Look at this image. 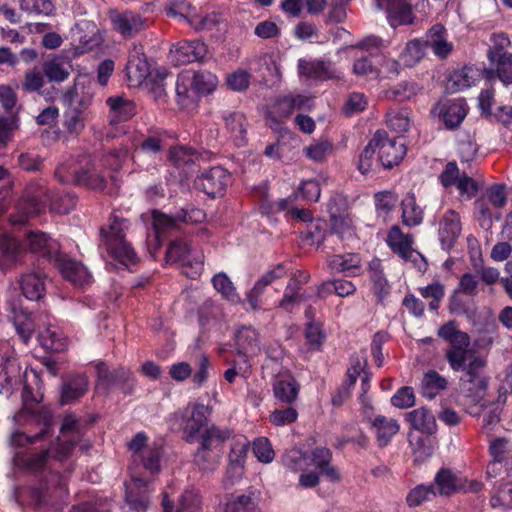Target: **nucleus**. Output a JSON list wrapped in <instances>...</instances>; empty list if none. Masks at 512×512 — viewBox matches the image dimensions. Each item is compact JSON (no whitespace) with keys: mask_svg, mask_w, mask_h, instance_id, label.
<instances>
[{"mask_svg":"<svg viewBox=\"0 0 512 512\" xmlns=\"http://www.w3.org/2000/svg\"><path fill=\"white\" fill-rule=\"evenodd\" d=\"M387 20L392 27L413 22L411 6L405 0H386Z\"/></svg>","mask_w":512,"mask_h":512,"instance_id":"obj_34","label":"nucleus"},{"mask_svg":"<svg viewBox=\"0 0 512 512\" xmlns=\"http://www.w3.org/2000/svg\"><path fill=\"white\" fill-rule=\"evenodd\" d=\"M402 220L407 226H417L423 221V210L416 203L414 194H408L402 200Z\"/></svg>","mask_w":512,"mask_h":512,"instance_id":"obj_49","label":"nucleus"},{"mask_svg":"<svg viewBox=\"0 0 512 512\" xmlns=\"http://www.w3.org/2000/svg\"><path fill=\"white\" fill-rule=\"evenodd\" d=\"M299 390V383L289 374L279 375L273 384L275 398L285 404H292L297 399Z\"/></svg>","mask_w":512,"mask_h":512,"instance_id":"obj_33","label":"nucleus"},{"mask_svg":"<svg viewBox=\"0 0 512 512\" xmlns=\"http://www.w3.org/2000/svg\"><path fill=\"white\" fill-rule=\"evenodd\" d=\"M43 74L49 82H63L70 76L71 64L64 58L56 57L43 64Z\"/></svg>","mask_w":512,"mask_h":512,"instance_id":"obj_42","label":"nucleus"},{"mask_svg":"<svg viewBox=\"0 0 512 512\" xmlns=\"http://www.w3.org/2000/svg\"><path fill=\"white\" fill-rule=\"evenodd\" d=\"M380 134H374L372 140L366 145L359 157L358 168L362 174H366L371 170L374 154L377 150V142H379Z\"/></svg>","mask_w":512,"mask_h":512,"instance_id":"obj_62","label":"nucleus"},{"mask_svg":"<svg viewBox=\"0 0 512 512\" xmlns=\"http://www.w3.org/2000/svg\"><path fill=\"white\" fill-rule=\"evenodd\" d=\"M64 126L71 134H80L85 127L83 112L77 108H70L64 114Z\"/></svg>","mask_w":512,"mask_h":512,"instance_id":"obj_60","label":"nucleus"},{"mask_svg":"<svg viewBox=\"0 0 512 512\" xmlns=\"http://www.w3.org/2000/svg\"><path fill=\"white\" fill-rule=\"evenodd\" d=\"M448 381L435 370L427 371L421 381L420 390L423 397L435 398L440 392L447 388Z\"/></svg>","mask_w":512,"mask_h":512,"instance_id":"obj_44","label":"nucleus"},{"mask_svg":"<svg viewBox=\"0 0 512 512\" xmlns=\"http://www.w3.org/2000/svg\"><path fill=\"white\" fill-rule=\"evenodd\" d=\"M212 412L211 407L202 403L188 404L183 410H178L172 414L171 420L178 423L182 432L183 439L189 443H194L208 426L209 416Z\"/></svg>","mask_w":512,"mask_h":512,"instance_id":"obj_8","label":"nucleus"},{"mask_svg":"<svg viewBox=\"0 0 512 512\" xmlns=\"http://www.w3.org/2000/svg\"><path fill=\"white\" fill-rule=\"evenodd\" d=\"M331 458L330 450L320 447L313 450L311 462L322 475H325L330 481L336 482L340 480V474L335 467L330 465Z\"/></svg>","mask_w":512,"mask_h":512,"instance_id":"obj_43","label":"nucleus"},{"mask_svg":"<svg viewBox=\"0 0 512 512\" xmlns=\"http://www.w3.org/2000/svg\"><path fill=\"white\" fill-rule=\"evenodd\" d=\"M212 285L214 289L228 302L239 304L241 297L236 290L231 279L224 272H219L212 277Z\"/></svg>","mask_w":512,"mask_h":512,"instance_id":"obj_48","label":"nucleus"},{"mask_svg":"<svg viewBox=\"0 0 512 512\" xmlns=\"http://www.w3.org/2000/svg\"><path fill=\"white\" fill-rule=\"evenodd\" d=\"M309 278V273L305 271H297L294 273L286 286L282 299L279 301V307L286 311H290L295 304L300 303L303 296L299 291L302 285L308 282Z\"/></svg>","mask_w":512,"mask_h":512,"instance_id":"obj_29","label":"nucleus"},{"mask_svg":"<svg viewBox=\"0 0 512 512\" xmlns=\"http://www.w3.org/2000/svg\"><path fill=\"white\" fill-rule=\"evenodd\" d=\"M55 177L62 184H75L94 190H103L106 187V178L98 173L89 156H81L58 166Z\"/></svg>","mask_w":512,"mask_h":512,"instance_id":"obj_5","label":"nucleus"},{"mask_svg":"<svg viewBox=\"0 0 512 512\" xmlns=\"http://www.w3.org/2000/svg\"><path fill=\"white\" fill-rule=\"evenodd\" d=\"M150 69L146 59L128 60L126 73L131 82L141 84L149 75Z\"/></svg>","mask_w":512,"mask_h":512,"instance_id":"obj_52","label":"nucleus"},{"mask_svg":"<svg viewBox=\"0 0 512 512\" xmlns=\"http://www.w3.org/2000/svg\"><path fill=\"white\" fill-rule=\"evenodd\" d=\"M327 265L334 273H344L346 276H356L361 270V260L358 254H336L328 257Z\"/></svg>","mask_w":512,"mask_h":512,"instance_id":"obj_32","label":"nucleus"},{"mask_svg":"<svg viewBox=\"0 0 512 512\" xmlns=\"http://www.w3.org/2000/svg\"><path fill=\"white\" fill-rule=\"evenodd\" d=\"M251 69L259 74L261 81L268 86H274L281 82L282 73L279 64L268 53L257 56L251 62Z\"/></svg>","mask_w":512,"mask_h":512,"instance_id":"obj_23","label":"nucleus"},{"mask_svg":"<svg viewBox=\"0 0 512 512\" xmlns=\"http://www.w3.org/2000/svg\"><path fill=\"white\" fill-rule=\"evenodd\" d=\"M146 441V435L138 433L129 442V449L134 455V460L140 459L146 471L156 474L160 470L161 446L155 443L146 447Z\"/></svg>","mask_w":512,"mask_h":512,"instance_id":"obj_13","label":"nucleus"},{"mask_svg":"<svg viewBox=\"0 0 512 512\" xmlns=\"http://www.w3.org/2000/svg\"><path fill=\"white\" fill-rule=\"evenodd\" d=\"M206 218L203 210L198 208L183 209L176 216L171 217L160 212L153 213V227L156 238L160 240L167 232L178 228L179 223L197 224Z\"/></svg>","mask_w":512,"mask_h":512,"instance_id":"obj_12","label":"nucleus"},{"mask_svg":"<svg viewBox=\"0 0 512 512\" xmlns=\"http://www.w3.org/2000/svg\"><path fill=\"white\" fill-rule=\"evenodd\" d=\"M435 496L436 490L432 485H418L408 493L406 501L410 507H416L431 501Z\"/></svg>","mask_w":512,"mask_h":512,"instance_id":"obj_53","label":"nucleus"},{"mask_svg":"<svg viewBox=\"0 0 512 512\" xmlns=\"http://www.w3.org/2000/svg\"><path fill=\"white\" fill-rule=\"evenodd\" d=\"M285 466L293 472L305 471L310 466L309 457L299 450H290L284 456Z\"/></svg>","mask_w":512,"mask_h":512,"instance_id":"obj_61","label":"nucleus"},{"mask_svg":"<svg viewBox=\"0 0 512 512\" xmlns=\"http://www.w3.org/2000/svg\"><path fill=\"white\" fill-rule=\"evenodd\" d=\"M437 492L442 496H450L458 491L478 492L481 490V483L467 481L447 468L440 469L434 478Z\"/></svg>","mask_w":512,"mask_h":512,"instance_id":"obj_15","label":"nucleus"},{"mask_svg":"<svg viewBox=\"0 0 512 512\" xmlns=\"http://www.w3.org/2000/svg\"><path fill=\"white\" fill-rule=\"evenodd\" d=\"M432 114L442 119L449 129L458 127L467 115V105L464 99L446 100L437 103Z\"/></svg>","mask_w":512,"mask_h":512,"instance_id":"obj_18","label":"nucleus"},{"mask_svg":"<svg viewBox=\"0 0 512 512\" xmlns=\"http://www.w3.org/2000/svg\"><path fill=\"white\" fill-rule=\"evenodd\" d=\"M60 433L62 440L49 445L42 443L47 429L34 435L15 430L11 435V443L20 448L15 453V465L30 474L39 477V484L31 485L19 492V499L30 505L41 506L53 499L62 498L66 493V482L62 476L54 472L57 463L68 458L83 431L82 424L73 415H67L62 423Z\"/></svg>","mask_w":512,"mask_h":512,"instance_id":"obj_1","label":"nucleus"},{"mask_svg":"<svg viewBox=\"0 0 512 512\" xmlns=\"http://www.w3.org/2000/svg\"><path fill=\"white\" fill-rule=\"evenodd\" d=\"M299 74L315 79H332L339 75L334 63L323 60H303L298 62Z\"/></svg>","mask_w":512,"mask_h":512,"instance_id":"obj_26","label":"nucleus"},{"mask_svg":"<svg viewBox=\"0 0 512 512\" xmlns=\"http://www.w3.org/2000/svg\"><path fill=\"white\" fill-rule=\"evenodd\" d=\"M352 71L353 74L358 77H379V69L372 64L368 56L356 58L352 66Z\"/></svg>","mask_w":512,"mask_h":512,"instance_id":"obj_63","label":"nucleus"},{"mask_svg":"<svg viewBox=\"0 0 512 512\" xmlns=\"http://www.w3.org/2000/svg\"><path fill=\"white\" fill-rule=\"evenodd\" d=\"M50 209L60 214L69 213L76 205L73 194H66L60 199L53 200L49 189L44 182H35L28 185L22 198L16 206L17 215L12 217L14 224H22L29 218L45 211L47 205Z\"/></svg>","mask_w":512,"mask_h":512,"instance_id":"obj_2","label":"nucleus"},{"mask_svg":"<svg viewBox=\"0 0 512 512\" xmlns=\"http://www.w3.org/2000/svg\"><path fill=\"white\" fill-rule=\"evenodd\" d=\"M109 108L108 119L110 124H118L130 120L136 114L135 103L121 95L110 96L106 100Z\"/></svg>","mask_w":512,"mask_h":512,"instance_id":"obj_25","label":"nucleus"},{"mask_svg":"<svg viewBox=\"0 0 512 512\" xmlns=\"http://www.w3.org/2000/svg\"><path fill=\"white\" fill-rule=\"evenodd\" d=\"M168 262L180 263L183 272L189 278H196L201 274L203 259L201 255H193L189 245L182 239L172 242L167 250Z\"/></svg>","mask_w":512,"mask_h":512,"instance_id":"obj_11","label":"nucleus"},{"mask_svg":"<svg viewBox=\"0 0 512 512\" xmlns=\"http://www.w3.org/2000/svg\"><path fill=\"white\" fill-rule=\"evenodd\" d=\"M332 150V143L325 139L315 141L304 149L306 156L315 162L324 161Z\"/></svg>","mask_w":512,"mask_h":512,"instance_id":"obj_56","label":"nucleus"},{"mask_svg":"<svg viewBox=\"0 0 512 512\" xmlns=\"http://www.w3.org/2000/svg\"><path fill=\"white\" fill-rule=\"evenodd\" d=\"M98 375V384L103 386L104 389H110L114 386H119L122 383L133 382L130 371L120 368L116 371L111 372L108 366L101 362L96 366Z\"/></svg>","mask_w":512,"mask_h":512,"instance_id":"obj_35","label":"nucleus"},{"mask_svg":"<svg viewBox=\"0 0 512 512\" xmlns=\"http://www.w3.org/2000/svg\"><path fill=\"white\" fill-rule=\"evenodd\" d=\"M437 335L450 345L445 351V357L453 371L465 373L474 360H485L470 348V336L461 331L455 321H448L440 326Z\"/></svg>","mask_w":512,"mask_h":512,"instance_id":"obj_3","label":"nucleus"},{"mask_svg":"<svg viewBox=\"0 0 512 512\" xmlns=\"http://www.w3.org/2000/svg\"><path fill=\"white\" fill-rule=\"evenodd\" d=\"M492 460L487 466V478L503 480L512 472V443L506 438H496L490 442Z\"/></svg>","mask_w":512,"mask_h":512,"instance_id":"obj_9","label":"nucleus"},{"mask_svg":"<svg viewBox=\"0 0 512 512\" xmlns=\"http://www.w3.org/2000/svg\"><path fill=\"white\" fill-rule=\"evenodd\" d=\"M124 512H145L148 504V485L140 477L131 475L129 482L125 483Z\"/></svg>","mask_w":512,"mask_h":512,"instance_id":"obj_17","label":"nucleus"},{"mask_svg":"<svg viewBox=\"0 0 512 512\" xmlns=\"http://www.w3.org/2000/svg\"><path fill=\"white\" fill-rule=\"evenodd\" d=\"M248 449L249 442L245 438L238 439L232 444L231 451L229 453L228 473L233 472L236 478H240L242 476Z\"/></svg>","mask_w":512,"mask_h":512,"instance_id":"obj_39","label":"nucleus"},{"mask_svg":"<svg viewBox=\"0 0 512 512\" xmlns=\"http://www.w3.org/2000/svg\"><path fill=\"white\" fill-rule=\"evenodd\" d=\"M474 208L482 227L489 228L492 224L493 217L499 218L496 209L482 196L475 201Z\"/></svg>","mask_w":512,"mask_h":512,"instance_id":"obj_55","label":"nucleus"},{"mask_svg":"<svg viewBox=\"0 0 512 512\" xmlns=\"http://www.w3.org/2000/svg\"><path fill=\"white\" fill-rule=\"evenodd\" d=\"M425 46V42L423 43L417 39L409 41L400 55L403 63L407 66L418 63L424 56Z\"/></svg>","mask_w":512,"mask_h":512,"instance_id":"obj_54","label":"nucleus"},{"mask_svg":"<svg viewBox=\"0 0 512 512\" xmlns=\"http://www.w3.org/2000/svg\"><path fill=\"white\" fill-rule=\"evenodd\" d=\"M236 344L238 353L246 358L260 351L258 334L252 327H242L237 331Z\"/></svg>","mask_w":512,"mask_h":512,"instance_id":"obj_37","label":"nucleus"},{"mask_svg":"<svg viewBox=\"0 0 512 512\" xmlns=\"http://www.w3.org/2000/svg\"><path fill=\"white\" fill-rule=\"evenodd\" d=\"M386 123L388 127L397 132H406L410 127V116L407 110H391L387 113Z\"/></svg>","mask_w":512,"mask_h":512,"instance_id":"obj_57","label":"nucleus"},{"mask_svg":"<svg viewBox=\"0 0 512 512\" xmlns=\"http://www.w3.org/2000/svg\"><path fill=\"white\" fill-rule=\"evenodd\" d=\"M494 69L484 71L487 80L494 79L495 76L505 85L512 84V54L504 55L497 59H489Z\"/></svg>","mask_w":512,"mask_h":512,"instance_id":"obj_38","label":"nucleus"},{"mask_svg":"<svg viewBox=\"0 0 512 512\" xmlns=\"http://www.w3.org/2000/svg\"><path fill=\"white\" fill-rule=\"evenodd\" d=\"M20 286L23 295L29 300H39L44 295L45 285L40 272H31L22 275Z\"/></svg>","mask_w":512,"mask_h":512,"instance_id":"obj_40","label":"nucleus"},{"mask_svg":"<svg viewBox=\"0 0 512 512\" xmlns=\"http://www.w3.org/2000/svg\"><path fill=\"white\" fill-rule=\"evenodd\" d=\"M54 261L62 276L74 285L83 286L89 282L90 275L81 263L60 255Z\"/></svg>","mask_w":512,"mask_h":512,"instance_id":"obj_27","label":"nucleus"},{"mask_svg":"<svg viewBox=\"0 0 512 512\" xmlns=\"http://www.w3.org/2000/svg\"><path fill=\"white\" fill-rule=\"evenodd\" d=\"M386 242L391 250L405 261L417 262L419 258L423 260L422 255L412 248L413 237L404 234L399 226L391 227Z\"/></svg>","mask_w":512,"mask_h":512,"instance_id":"obj_19","label":"nucleus"},{"mask_svg":"<svg viewBox=\"0 0 512 512\" xmlns=\"http://www.w3.org/2000/svg\"><path fill=\"white\" fill-rule=\"evenodd\" d=\"M41 345L49 351L60 352L67 347V338L62 331L55 326H48L39 333Z\"/></svg>","mask_w":512,"mask_h":512,"instance_id":"obj_46","label":"nucleus"},{"mask_svg":"<svg viewBox=\"0 0 512 512\" xmlns=\"http://www.w3.org/2000/svg\"><path fill=\"white\" fill-rule=\"evenodd\" d=\"M405 416L413 429L428 435L436 432L435 417L428 409L421 407L406 413Z\"/></svg>","mask_w":512,"mask_h":512,"instance_id":"obj_36","label":"nucleus"},{"mask_svg":"<svg viewBox=\"0 0 512 512\" xmlns=\"http://www.w3.org/2000/svg\"><path fill=\"white\" fill-rule=\"evenodd\" d=\"M375 134H380L377 150L382 166L384 168H392L398 165L406 154L404 139L401 137L390 139L384 131H377Z\"/></svg>","mask_w":512,"mask_h":512,"instance_id":"obj_16","label":"nucleus"},{"mask_svg":"<svg viewBox=\"0 0 512 512\" xmlns=\"http://www.w3.org/2000/svg\"><path fill=\"white\" fill-rule=\"evenodd\" d=\"M485 366L486 360H474L469 366V370L460 379L462 393L479 404L480 408L485 406L483 403L487 389V379L483 375Z\"/></svg>","mask_w":512,"mask_h":512,"instance_id":"obj_10","label":"nucleus"},{"mask_svg":"<svg viewBox=\"0 0 512 512\" xmlns=\"http://www.w3.org/2000/svg\"><path fill=\"white\" fill-rule=\"evenodd\" d=\"M218 78L210 71L183 70L176 81V98L181 108H187L195 102L196 96L210 94L215 90Z\"/></svg>","mask_w":512,"mask_h":512,"instance_id":"obj_4","label":"nucleus"},{"mask_svg":"<svg viewBox=\"0 0 512 512\" xmlns=\"http://www.w3.org/2000/svg\"><path fill=\"white\" fill-rule=\"evenodd\" d=\"M21 380V368L13 348L8 342H0V382L7 385Z\"/></svg>","mask_w":512,"mask_h":512,"instance_id":"obj_21","label":"nucleus"},{"mask_svg":"<svg viewBox=\"0 0 512 512\" xmlns=\"http://www.w3.org/2000/svg\"><path fill=\"white\" fill-rule=\"evenodd\" d=\"M228 429L211 425L200 436L199 447L194 454L195 464L203 471H213L223 454V444L230 437Z\"/></svg>","mask_w":512,"mask_h":512,"instance_id":"obj_7","label":"nucleus"},{"mask_svg":"<svg viewBox=\"0 0 512 512\" xmlns=\"http://www.w3.org/2000/svg\"><path fill=\"white\" fill-rule=\"evenodd\" d=\"M26 244L31 252L49 260H55L58 256L59 244L43 232H30L27 235Z\"/></svg>","mask_w":512,"mask_h":512,"instance_id":"obj_30","label":"nucleus"},{"mask_svg":"<svg viewBox=\"0 0 512 512\" xmlns=\"http://www.w3.org/2000/svg\"><path fill=\"white\" fill-rule=\"evenodd\" d=\"M128 227L129 223L126 219L113 214L107 227H102L100 230L103 245L109 255L126 267L135 264L137 261L136 253L125 239V231Z\"/></svg>","mask_w":512,"mask_h":512,"instance_id":"obj_6","label":"nucleus"},{"mask_svg":"<svg viewBox=\"0 0 512 512\" xmlns=\"http://www.w3.org/2000/svg\"><path fill=\"white\" fill-rule=\"evenodd\" d=\"M164 512H173L167 494H164L162 501ZM201 507V498L195 489H187L181 495L179 505L175 512H199Z\"/></svg>","mask_w":512,"mask_h":512,"instance_id":"obj_41","label":"nucleus"},{"mask_svg":"<svg viewBox=\"0 0 512 512\" xmlns=\"http://www.w3.org/2000/svg\"><path fill=\"white\" fill-rule=\"evenodd\" d=\"M88 391V380L84 375H77L70 378L62 386L61 403L66 404L70 401L82 397Z\"/></svg>","mask_w":512,"mask_h":512,"instance_id":"obj_45","label":"nucleus"},{"mask_svg":"<svg viewBox=\"0 0 512 512\" xmlns=\"http://www.w3.org/2000/svg\"><path fill=\"white\" fill-rule=\"evenodd\" d=\"M493 508H512V482L500 485L491 495Z\"/></svg>","mask_w":512,"mask_h":512,"instance_id":"obj_59","label":"nucleus"},{"mask_svg":"<svg viewBox=\"0 0 512 512\" xmlns=\"http://www.w3.org/2000/svg\"><path fill=\"white\" fill-rule=\"evenodd\" d=\"M461 221L459 214L454 210H447L439 222L438 235L441 246L450 250L461 234Z\"/></svg>","mask_w":512,"mask_h":512,"instance_id":"obj_22","label":"nucleus"},{"mask_svg":"<svg viewBox=\"0 0 512 512\" xmlns=\"http://www.w3.org/2000/svg\"><path fill=\"white\" fill-rule=\"evenodd\" d=\"M478 76V70L473 67H464L454 71L450 76L448 88L459 91L471 87Z\"/></svg>","mask_w":512,"mask_h":512,"instance_id":"obj_50","label":"nucleus"},{"mask_svg":"<svg viewBox=\"0 0 512 512\" xmlns=\"http://www.w3.org/2000/svg\"><path fill=\"white\" fill-rule=\"evenodd\" d=\"M373 428L379 445L386 446L392 437L398 433L400 426L395 419L377 416L373 421Z\"/></svg>","mask_w":512,"mask_h":512,"instance_id":"obj_47","label":"nucleus"},{"mask_svg":"<svg viewBox=\"0 0 512 512\" xmlns=\"http://www.w3.org/2000/svg\"><path fill=\"white\" fill-rule=\"evenodd\" d=\"M168 15L187 20L196 30L210 29L213 21L208 17H199L186 0H168Z\"/></svg>","mask_w":512,"mask_h":512,"instance_id":"obj_24","label":"nucleus"},{"mask_svg":"<svg viewBox=\"0 0 512 512\" xmlns=\"http://www.w3.org/2000/svg\"><path fill=\"white\" fill-rule=\"evenodd\" d=\"M490 40L492 45L487 52L488 59H497L504 55H511V53L507 51L511 42L505 33H494Z\"/></svg>","mask_w":512,"mask_h":512,"instance_id":"obj_58","label":"nucleus"},{"mask_svg":"<svg viewBox=\"0 0 512 512\" xmlns=\"http://www.w3.org/2000/svg\"><path fill=\"white\" fill-rule=\"evenodd\" d=\"M225 512H259V510L251 496L241 495L227 504Z\"/></svg>","mask_w":512,"mask_h":512,"instance_id":"obj_64","label":"nucleus"},{"mask_svg":"<svg viewBox=\"0 0 512 512\" xmlns=\"http://www.w3.org/2000/svg\"><path fill=\"white\" fill-rule=\"evenodd\" d=\"M425 45L439 58H446L453 50V44L448 41L447 31L441 24L433 25L427 32Z\"/></svg>","mask_w":512,"mask_h":512,"instance_id":"obj_31","label":"nucleus"},{"mask_svg":"<svg viewBox=\"0 0 512 512\" xmlns=\"http://www.w3.org/2000/svg\"><path fill=\"white\" fill-rule=\"evenodd\" d=\"M111 22L116 31L123 37L129 38L144 29L145 23L142 17L131 11L114 13L111 15Z\"/></svg>","mask_w":512,"mask_h":512,"instance_id":"obj_28","label":"nucleus"},{"mask_svg":"<svg viewBox=\"0 0 512 512\" xmlns=\"http://www.w3.org/2000/svg\"><path fill=\"white\" fill-rule=\"evenodd\" d=\"M331 232L340 240L348 241L355 237L352 219L349 216H331Z\"/></svg>","mask_w":512,"mask_h":512,"instance_id":"obj_51","label":"nucleus"},{"mask_svg":"<svg viewBox=\"0 0 512 512\" xmlns=\"http://www.w3.org/2000/svg\"><path fill=\"white\" fill-rule=\"evenodd\" d=\"M231 176L222 167H212L199 175L195 180V186L210 197L222 196L229 185Z\"/></svg>","mask_w":512,"mask_h":512,"instance_id":"obj_14","label":"nucleus"},{"mask_svg":"<svg viewBox=\"0 0 512 512\" xmlns=\"http://www.w3.org/2000/svg\"><path fill=\"white\" fill-rule=\"evenodd\" d=\"M207 54V47L201 41H182L170 49V59L175 65H184L202 60Z\"/></svg>","mask_w":512,"mask_h":512,"instance_id":"obj_20","label":"nucleus"}]
</instances>
